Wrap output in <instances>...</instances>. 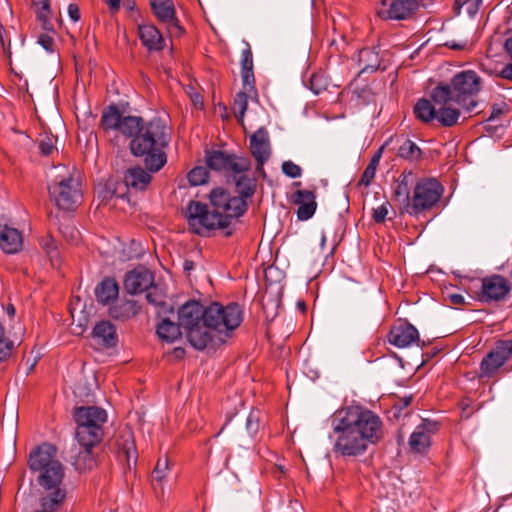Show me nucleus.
Returning <instances> with one entry per match:
<instances>
[{"instance_id":"45","label":"nucleus","mask_w":512,"mask_h":512,"mask_svg":"<svg viewBox=\"0 0 512 512\" xmlns=\"http://www.w3.org/2000/svg\"><path fill=\"white\" fill-rule=\"evenodd\" d=\"M249 94L250 93H248V92L240 91L236 94V96L234 98V103H233L234 110L238 113V116L240 119H243V117L247 111L248 95Z\"/></svg>"},{"instance_id":"57","label":"nucleus","mask_w":512,"mask_h":512,"mask_svg":"<svg viewBox=\"0 0 512 512\" xmlns=\"http://www.w3.org/2000/svg\"><path fill=\"white\" fill-rule=\"evenodd\" d=\"M411 402H412V395L405 396V397H402L395 406L398 407L399 410H402V409L408 407L411 404Z\"/></svg>"},{"instance_id":"41","label":"nucleus","mask_w":512,"mask_h":512,"mask_svg":"<svg viewBox=\"0 0 512 512\" xmlns=\"http://www.w3.org/2000/svg\"><path fill=\"white\" fill-rule=\"evenodd\" d=\"M40 246L49 257L53 267H59L61 264L60 254L56 245V241L51 236H46L41 239Z\"/></svg>"},{"instance_id":"34","label":"nucleus","mask_w":512,"mask_h":512,"mask_svg":"<svg viewBox=\"0 0 512 512\" xmlns=\"http://www.w3.org/2000/svg\"><path fill=\"white\" fill-rule=\"evenodd\" d=\"M303 82L315 94H319L321 91L325 90L328 85L327 77L321 70H307L306 73L303 75Z\"/></svg>"},{"instance_id":"7","label":"nucleus","mask_w":512,"mask_h":512,"mask_svg":"<svg viewBox=\"0 0 512 512\" xmlns=\"http://www.w3.org/2000/svg\"><path fill=\"white\" fill-rule=\"evenodd\" d=\"M55 446L44 443L38 446L29 456V468L39 472L38 483L45 489H51L62 482L64 470L56 457Z\"/></svg>"},{"instance_id":"61","label":"nucleus","mask_w":512,"mask_h":512,"mask_svg":"<svg viewBox=\"0 0 512 512\" xmlns=\"http://www.w3.org/2000/svg\"><path fill=\"white\" fill-rule=\"evenodd\" d=\"M446 46H448L451 49L458 50V49L464 48L465 44H458V43H455V42H447Z\"/></svg>"},{"instance_id":"28","label":"nucleus","mask_w":512,"mask_h":512,"mask_svg":"<svg viewBox=\"0 0 512 512\" xmlns=\"http://www.w3.org/2000/svg\"><path fill=\"white\" fill-rule=\"evenodd\" d=\"M93 337L100 340L102 345L113 347L117 343L115 326L109 321H100L93 328Z\"/></svg>"},{"instance_id":"12","label":"nucleus","mask_w":512,"mask_h":512,"mask_svg":"<svg viewBox=\"0 0 512 512\" xmlns=\"http://www.w3.org/2000/svg\"><path fill=\"white\" fill-rule=\"evenodd\" d=\"M185 215L189 227L197 235L204 236L211 230L226 228L214 212L208 210L207 205L199 201H190Z\"/></svg>"},{"instance_id":"23","label":"nucleus","mask_w":512,"mask_h":512,"mask_svg":"<svg viewBox=\"0 0 512 512\" xmlns=\"http://www.w3.org/2000/svg\"><path fill=\"white\" fill-rule=\"evenodd\" d=\"M23 246V237L19 230L4 226L0 231V248L6 254H16Z\"/></svg>"},{"instance_id":"44","label":"nucleus","mask_w":512,"mask_h":512,"mask_svg":"<svg viewBox=\"0 0 512 512\" xmlns=\"http://www.w3.org/2000/svg\"><path fill=\"white\" fill-rule=\"evenodd\" d=\"M39 149L42 155L48 156L55 149L56 137L52 134H41L39 138Z\"/></svg>"},{"instance_id":"37","label":"nucleus","mask_w":512,"mask_h":512,"mask_svg":"<svg viewBox=\"0 0 512 512\" xmlns=\"http://www.w3.org/2000/svg\"><path fill=\"white\" fill-rule=\"evenodd\" d=\"M122 115L115 105H110L103 111L101 126L105 130H118Z\"/></svg>"},{"instance_id":"18","label":"nucleus","mask_w":512,"mask_h":512,"mask_svg":"<svg viewBox=\"0 0 512 512\" xmlns=\"http://www.w3.org/2000/svg\"><path fill=\"white\" fill-rule=\"evenodd\" d=\"M420 7L418 0H393L387 8L378 10V16L386 20L411 19Z\"/></svg>"},{"instance_id":"2","label":"nucleus","mask_w":512,"mask_h":512,"mask_svg":"<svg viewBox=\"0 0 512 512\" xmlns=\"http://www.w3.org/2000/svg\"><path fill=\"white\" fill-rule=\"evenodd\" d=\"M76 430L73 465L79 471L90 470L96 465L93 449L103 438V425L107 421L104 409L89 406L78 407L73 414Z\"/></svg>"},{"instance_id":"20","label":"nucleus","mask_w":512,"mask_h":512,"mask_svg":"<svg viewBox=\"0 0 512 512\" xmlns=\"http://www.w3.org/2000/svg\"><path fill=\"white\" fill-rule=\"evenodd\" d=\"M438 430L436 422L424 420L416 427L409 438V447L413 452L424 453L430 447L431 435Z\"/></svg>"},{"instance_id":"36","label":"nucleus","mask_w":512,"mask_h":512,"mask_svg":"<svg viewBox=\"0 0 512 512\" xmlns=\"http://www.w3.org/2000/svg\"><path fill=\"white\" fill-rule=\"evenodd\" d=\"M236 190L244 201L251 197L255 192V180L245 174H237L234 176Z\"/></svg>"},{"instance_id":"6","label":"nucleus","mask_w":512,"mask_h":512,"mask_svg":"<svg viewBox=\"0 0 512 512\" xmlns=\"http://www.w3.org/2000/svg\"><path fill=\"white\" fill-rule=\"evenodd\" d=\"M206 308L198 301L191 300L182 305L178 311L179 324L186 331L189 343L197 350L210 346L214 340L205 324Z\"/></svg>"},{"instance_id":"15","label":"nucleus","mask_w":512,"mask_h":512,"mask_svg":"<svg viewBox=\"0 0 512 512\" xmlns=\"http://www.w3.org/2000/svg\"><path fill=\"white\" fill-rule=\"evenodd\" d=\"M510 290L509 281L501 275L494 274L481 280L478 299L483 303L498 302L503 300Z\"/></svg>"},{"instance_id":"39","label":"nucleus","mask_w":512,"mask_h":512,"mask_svg":"<svg viewBox=\"0 0 512 512\" xmlns=\"http://www.w3.org/2000/svg\"><path fill=\"white\" fill-rule=\"evenodd\" d=\"M398 156L409 161H418L422 157V151L415 142L404 139L398 147Z\"/></svg>"},{"instance_id":"27","label":"nucleus","mask_w":512,"mask_h":512,"mask_svg":"<svg viewBox=\"0 0 512 512\" xmlns=\"http://www.w3.org/2000/svg\"><path fill=\"white\" fill-rule=\"evenodd\" d=\"M119 286L115 279L105 278L95 288V296L99 303L106 305L118 297Z\"/></svg>"},{"instance_id":"13","label":"nucleus","mask_w":512,"mask_h":512,"mask_svg":"<svg viewBox=\"0 0 512 512\" xmlns=\"http://www.w3.org/2000/svg\"><path fill=\"white\" fill-rule=\"evenodd\" d=\"M207 166L215 171L224 172L227 175L236 176L237 174L248 171L251 162L248 158L238 157L234 154L216 150L207 154Z\"/></svg>"},{"instance_id":"25","label":"nucleus","mask_w":512,"mask_h":512,"mask_svg":"<svg viewBox=\"0 0 512 512\" xmlns=\"http://www.w3.org/2000/svg\"><path fill=\"white\" fill-rule=\"evenodd\" d=\"M139 38L142 44L149 50H161L164 39L159 30L152 24H143L138 27Z\"/></svg>"},{"instance_id":"50","label":"nucleus","mask_w":512,"mask_h":512,"mask_svg":"<svg viewBox=\"0 0 512 512\" xmlns=\"http://www.w3.org/2000/svg\"><path fill=\"white\" fill-rule=\"evenodd\" d=\"M38 43L47 51L54 52L55 49V41L54 38L48 34H41L38 37Z\"/></svg>"},{"instance_id":"49","label":"nucleus","mask_w":512,"mask_h":512,"mask_svg":"<svg viewBox=\"0 0 512 512\" xmlns=\"http://www.w3.org/2000/svg\"><path fill=\"white\" fill-rule=\"evenodd\" d=\"M506 112H508V105L505 102L495 103L491 107V114L488 120H495Z\"/></svg>"},{"instance_id":"33","label":"nucleus","mask_w":512,"mask_h":512,"mask_svg":"<svg viewBox=\"0 0 512 512\" xmlns=\"http://www.w3.org/2000/svg\"><path fill=\"white\" fill-rule=\"evenodd\" d=\"M37 10V19L43 30L47 32L54 31V24L51 21L50 0H32Z\"/></svg>"},{"instance_id":"63","label":"nucleus","mask_w":512,"mask_h":512,"mask_svg":"<svg viewBox=\"0 0 512 512\" xmlns=\"http://www.w3.org/2000/svg\"><path fill=\"white\" fill-rule=\"evenodd\" d=\"M7 313L10 315V316H13L15 314V308L13 307V305H9L7 307Z\"/></svg>"},{"instance_id":"53","label":"nucleus","mask_w":512,"mask_h":512,"mask_svg":"<svg viewBox=\"0 0 512 512\" xmlns=\"http://www.w3.org/2000/svg\"><path fill=\"white\" fill-rule=\"evenodd\" d=\"M259 429L258 419L251 413L246 419V430L249 435L254 436Z\"/></svg>"},{"instance_id":"59","label":"nucleus","mask_w":512,"mask_h":512,"mask_svg":"<svg viewBox=\"0 0 512 512\" xmlns=\"http://www.w3.org/2000/svg\"><path fill=\"white\" fill-rule=\"evenodd\" d=\"M470 2H471V6H473V9H471V7H469V13L473 14L476 12L479 5L482 3V0H468L467 3H470Z\"/></svg>"},{"instance_id":"31","label":"nucleus","mask_w":512,"mask_h":512,"mask_svg":"<svg viewBox=\"0 0 512 512\" xmlns=\"http://www.w3.org/2000/svg\"><path fill=\"white\" fill-rule=\"evenodd\" d=\"M181 325L170 321L168 318H163L157 325L156 332L158 336L167 342H174L181 336Z\"/></svg>"},{"instance_id":"60","label":"nucleus","mask_w":512,"mask_h":512,"mask_svg":"<svg viewBox=\"0 0 512 512\" xmlns=\"http://www.w3.org/2000/svg\"><path fill=\"white\" fill-rule=\"evenodd\" d=\"M107 5L112 10H118L120 6V0H106Z\"/></svg>"},{"instance_id":"54","label":"nucleus","mask_w":512,"mask_h":512,"mask_svg":"<svg viewBox=\"0 0 512 512\" xmlns=\"http://www.w3.org/2000/svg\"><path fill=\"white\" fill-rule=\"evenodd\" d=\"M68 15L73 22L80 20V11L76 4H70L68 6Z\"/></svg>"},{"instance_id":"1","label":"nucleus","mask_w":512,"mask_h":512,"mask_svg":"<svg viewBox=\"0 0 512 512\" xmlns=\"http://www.w3.org/2000/svg\"><path fill=\"white\" fill-rule=\"evenodd\" d=\"M331 425L336 436L333 451L344 457L363 455L369 444H377L384 436L380 417L360 407L337 411L332 417Z\"/></svg>"},{"instance_id":"35","label":"nucleus","mask_w":512,"mask_h":512,"mask_svg":"<svg viewBox=\"0 0 512 512\" xmlns=\"http://www.w3.org/2000/svg\"><path fill=\"white\" fill-rule=\"evenodd\" d=\"M146 292L147 301L150 304L161 308V310L158 311L159 316H162V314L174 312L173 307L168 306L165 303V295L159 287L153 284L150 288L146 290Z\"/></svg>"},{"instance_id":"43","label":"nucleus","mask_w":512,"mask_h":512,"mask_svg":"<svg viewBox=\"0 0 512 512\" xmlns=\"http://www.w3.org/2000/svg\"><path fill=\"white\" fill-rule=\"evenodd\" d=\"M187 178L192 186L203 185L208 180V171L205 167L197 166L188 173Z\"/></svg>"},{"instance_id":"48","label":"nucleus","mask_w":512,"mask_h":512,"mask_svg":"<svg viewBox=\"0 0 512 512\" xmlns=\"http://www.w3.org/2000/svg\"><path fill=\"white\" fill-rule=\"evenodd\" d=\"M390 207H391L390 203L386 201L379 207L373 209V220L376 223L384 222L388 215Z\"/></svg>"},{"instance_id":"16","label":"nucleus","mask_w":512,"mask_h":512,"mask_svg":"<svg viewBox=\"0 0 512 512\" xmlns=\"http://www.w3.org/2000/svg\"><path fill=\"white\" fill-rule=\"evenodd\" d=\"M250 150L252 156L256 160V172L265 176L264 164L269 160L271 155L269 134L264 127L259 128L250 137Z\"/></svg>"},{"instance_id":"9","label":"nucleus","mask_w":512,"mask_h":512,"mask_svg":"<svg viewBox=\"0 0 512 512\" xmlns=\"http://www.w3.org/2000/svg\"><path fill=\"white\" fill-rule=\"evenodd\" d=\"M431 100L419 99L414 106L415 117L423 123L438 121L443 127H452L460 118L457 107H450L447 103H438L434 97V88L430 93Z\"/></svg>"},{"instance_id":"46","label":"nucleus","mask_w":512,"mask_h":512,"mask_svg":"<svg viewBox=\"0 0 512 512\" xmlns=\"http://www.w3.org/2000/svg\"><path fill=\"white\" fill-rule=\"evenodd\" d=\"M122 438H123V443L120 444L117 441V445L119 446L120 450L127 457V460L129 461L131 453L134 452V442H133L132 434L129 431L124 432L122 435Z\"/></svg>"},{"instance_id":"32","label":"nucleus","mask_w":512,"mask_h":512,"mask_svg":"<svg viewBox=\"0 0 512 512\" xmlns=\"http://www.w3.org/2000/svg\"><path fill=\"white\" fill-rule=\"evenodd\" d=\"M169 473V464L167 458L158 459L154 470L151 473V484L155 491H163L164 484L167 481Z\"/></svg>"},{"instance_id":"14","label":"nucleus","mask_w":512,"mask_h":512,"mask_svg":"<svg viewBox=\"0 0 512 512\" xmlns=\"http://www.w3.org/2000/svg\"><path fill=\"white\" fill-rule=\"evenodd\" d=\"M512 356V340L497 341L480 363L481 375L493 376Z\"/></svg>"},{"instance_id":"30","label":"nucleus","mask_w":512,"mask_h":512,"mask_svg":"<svg viewBox=\"0 0 512 512\" xmlns=\"http://www.w3.org/2000/svg\"><path fill=\"white\" fill-rule=\"evenodd\" d=\"M59 485L51 488L52 490L41 499V510L37 512H55L63 503L66 493L65 490L58 487Z\"/></svg>"},{"instance_id":"11","label":"nucleus","mask_w":512,"mask_h":512,"mask_svg":"<svg viewBox=\"0 0 512 512\" xmlns=\"http://www.w3.org/2000/svg\"><path fill=\"white\" fill-rule=\"evenodd\" d=\"M443 191V186L434 178L418 181L414 187L407 214L418 216L424 211L432 209L439 202Z\"/></svg>"},{"instance_id":"56","label":"nucleus","mask_w":512,"mask_h":512,"mask_svg":"<svg viewBox=\"0 0 512 512\" xmlns=\"http://www.w3.org/2000/svg\"><path fill=\"white\" fill-rule=\"evenodd\" d=\"M5 33L6 32L4 31L2 25H0V43H1L2 47H3L4 52L8 56H10V52H9L10 40H8V47H6Z\"/></svg>"},{"instance_id":"64","label":"nucleus","mask_w":512,"mask_h":512,"mask_svg":"<svg viewBox=\"0 0 512 512\" xmlns=\"http://www.w3.org/2000/svg\"><path fill=\"white\" fill-rule=\"evenodd\" d=\"M77 234H78V232L76 230L72 229L71 234H70L71 240H75L77 238Z\"/></svg>"},{"instance_id":"40","label":"nucleus","mask_w":512,"mask_h":512,"mask_svg":"<svg viewBox=\"0 0 512 512\" xmlns=\"http://www.w3.org/2000/svg\"><path fill=\"white\" fill-rule=\"evenodd\" d=\"M382 156V149H379L370 159L367 167L365 168L358 185L369 187L376 175L377 167Z\"/></svg>"},{"instance_id":"42","label":"nucleus","mask_w":512,"mask_h":512,"mask_svg":"<svg viewBox=\"0 0 512 512\" xmlns=\"http://www.w3.org/2000/svg\"><path fill=\"white\" fill-rule=\"evenodd\" d=\"M241 78L243 90L248 93H256L255 76L253 66H242Z\"/></svg>"},{"instance_id":"3","label":"nucleus","mask_w":512,"mask_h":512,"mask_svg":"<svg viewBox=\"0 0 512 512\" xmlns=\"http://www.w3.org/2000/svg\"><path fill=\"white\" fill-rule=\"evenodd\" d=\"M169 143L167 127L161 119H153L142 126L132 138L130 150L136 157H142L147 170L159 171L167 162L164 148Z\"/></svg>"},{"instance_id":"19","label":"nucleus","mask_w":512,"mask_h":512,"mask_svg":"<svg viewBox=\"0 0 512 512\" xmlns=\"http://www.w3.org/2000/svg\"><path fill=\"white\" fill-rule=\"evenodd\" d=\"M153 283V273L149 269L139 266L125 275L124 288L127 293L135 295L145 292Z\"/></svg>"},{"instance_id":"4","label":"nucleus","mask_w":512,"mask_h":512,"mask_svg":"<svg viewBox=\"0 0 512 512\" xmlns=\"http://www.w3.org/2000/svg\"><path fill=\"white\" fill-rule=\"evenodd\" d=\"M482 81L475 71L457 73L448 83H440L434 88V97L438 103H447L466 112H472L478 105L476 97L481 90Z\"/></svg>"},{"instance_id":"52","label":"nucleus","mask_w":512,"mask_h":512,"mask_svg":"<svg viewBox=\"0 0 512 512\" xmlns=\"http://www.w3.org/2000/svg\"><path fill=\"white\" fill-rule=\"evenodd\" d=\"M13 342L0 338V362L5 360L11 353Z\"/></svg>"},{"instance_id":"24","label":"nucleus","mask_w":512,"mask_h":512,"mask_svg":"<svg viewBox=\"0 0 512 512\" xmlns=\"http://www.w3.org/2000/svg\"><path fill=\"white\" fill-rule=\"evenodd\" d=\"M150 173L140 166L129 168L124 175L125 187L140 191L146 189L152 178Z\"/></svg>"},{"instance_id":"10","label":"nucleus","mask_w":512,"mask_h":512,"mask_svg":"<svg viewBox=\"0 0 512 512\" xmlns=\"http://www.w3.org/2000/svg\"><path fill=\"white\" fill-rule=\"evenodd\" d=\"M214 214L226 228L242 216L247 210V203L241 197L231 196L223 188H215L209 195Z\"/></svg>"},{"instance_id":"17","label":"nucleus","mask_w":512,"mask_h":512,"mask_svg":"<svg viewBox=\"0 0 512 512\" xmlns=\"http://www.w3.org/2000/svg\"><path fill=\"white\" fill-rule=\"evenodd\" d=\"M151 7L158 20L167 26L171 37H178L183 29L175 17L174 5L171 0H151Z\"/></svg>"},{"instance_id":"8","label":"nucleus","mask_w":512,"mask_h":512,"mask_svg":"<svg viewBox=\"0 0 512 512\" xmlns=\"http://www.w3.org/2000/svg\"><path fill=\"white\" fill-rule=\"evenodd\" d=\"M48 192L62 210H74L82 201L79 179L70 173L56 175L48 184Z\"/></svg>"},{"instance_id":"51","label":"nucleus","mask_w":512,"mask_h":512,"mask_svg":"<svg viewBox=\"0 0 512 512\" xmlns=\"http://www.w3.org/2000/svg\"><path fill=\"white\" fill-rule=\"evenodd\" d=\"M240 64H253V55L250 45L246 42H242L241 48V59Z\"/></svg>"},{"instance_id":"55","label":"nucleus","mask_w":512,"mask_h":512,"mask_svg":"<svg viewBox=\"0 0 512 512\" xmlns=\"http://www.w3.org/2000/svg\"><path fill=\"white\" fill-rule=\"evenodd\" d=\"M499 76L512 82V66H503L499 71Z\"/></svg>"},{"instance_id":"38","label":"nucleus","mask_w":512,"mask_h":512,"mask_svg":"<svg viewBox=\"0 0 512 512\" xmlns=\"http://www.w3.org/2000/svg\"><path fill=\"white\" fill-rule=\"evenodd\" d=\"M142 119L136 116H122L118 131L123 135L134 138L142 129Z\"/></svg>"},{"instance_id":"58","label":"nucleus","mask_w":512,"mask_h":512,"mask_svg":"<svg viewBox=\"0 0 512 512\" xmlns=\"http://www.w3.org/2000/svg\"><path fill=\"white\" fill-rule=\"evenodd\" d=\"M449 299H450L451 303L455 304V305H461L464 303V297L461 294H457V293L451 294V295H449Z\"/></svg>"},{"instance_id":"21","label":"nucleus","mask_w":512,"mask_h":512,"mask_svg":"<svg viewBox=\"0 0 512 512\" xmlns=\"http://www.w3.org/2000/svg\"><path fill=\"white\" fill-rule=\"evenodd\" d=\"M389 342L398 347L406 348L419 341L418 330L408 322H402L392 327L388 335Z\"/></svg>"},{"instance_id":"62","label":"nucleus","mask_w":512,"mask_h":512,"mask_svg":"<svg viewBox=\"0 0 512 512\" xmlns=\"http://www.w3.org/2000/svg\"><path fill=\"white\" fill-rule=\"evenodd\" d=\"M379 66H373V65H370V66H365L364 69L360 72V73H364V72H367V71H371V72H375L377 71Z\"/></svg>"},{"instance_id":"26","label":"nucleus","mask_w":512,"mask_h":512,"mask_svg":"<svg viewBox=\"0 0 512 512\" xmlns=\"http://www.w3.org/2000/svg\"><path fill=\"white\" fill-rule=\"evenodd\" d=\"M411 174V172L408 174L402 173L395 182L393 198L402 205L401 213H407L408 205L411 203L410 183L408 180V177L411 176Z\"/></svg>"},{"instance_id":"22","label":"nucleus","mask_w":512,"mask_h":512,"mask_svg":"<svg viewBox=\"0 0 512 512\" xmlns=\"http://www.w3.org/2000/svg\"><path fill=\"white\" fill-rule=\"evenodd\" d=\"M293 202L298 206L296 214L301 221L310 219L317 208L316 196L309 190H297L293 195Z\"/></svg>"},{"instance_id":"5","label":"nucleus","mask_w":512,"mask_h":512,"mask_svg":"<svg viewBox=\"0 0 512 512\" xmlns=\"http://www.w3.org/2000/svg\"><path fill=\"white\" fill-rule=\"evenodd\" d=\"M242 321L243 310L238 303L232 302L224 306L219 302H213L207 306L205 324L207 331H211L214 337L210 346L214 348L225 343Z\"/></svg>"},{"instance_id":"29","label":"nucleus","mask_w":512,"mask_h":512,"mask_svg":"<svg viewBox=\"0 0 512 512\" xmlns=\"http://www.w3.org/2000/svg\"><path fill=\"white\" fill-rule=\"evenodd\" d=\"M140 307L135 301L118 302L109 308V315L116 320H127L138 314Z\"/></svg>"},{"instance_id":"47","label":"nucleus","mask_w":512,"mask_h":512,"mask_svg":"<svg viewBox=\"0 0 512 512\" xmlns=\"http://www.w3.org/2000/svg\"><path fill=\"white\" fill-rule=\"evenodd\" d=\"M282 172L290 178H298L302 175V168L292 161H285L282 164Z\"/></svg>"}]
</instances>
